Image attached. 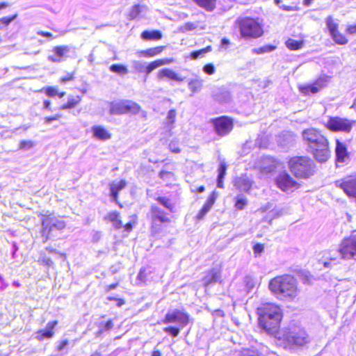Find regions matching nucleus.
Segmentation results:
<instances>
[{
  "label": "nucleus",
  "mask_w": 356,
  "mask_h": 356,
  "mask_svg": "<svg viewBox=\"0 0 356 356\" xmlns=\"http://www.w3.org/2000/svg\"><path fill=\"white\" fill-rule=\"evenodd\" d=\"M268 289L277 298L289 301L298 299L300 293L298 280L291 274L274 277L268 283Z\"/></svg>",
  "instance_id": "obj_1"
},
{
  "label": "nucleus",
  "mask_w": 356,
  "mask_h": 356,
  "mask_svg": "<svg viewBox=\"0 0 356 356\" xmlns=\"http://www.w3.org/2000/svg\"><path fill=\"white\" fill-rule=\"evenodd\" d=\"M259 323L268 333L278 336L280 333V325L283 318L281 307L274 303L266 302L258 308Z\"/></svg>",
  "instance_id": "obj_2"
},
{
  "label": "nucleus",
  "mask_w": 356,
  "mask_h": 356,
  "mask_svg": "<svg viewBox=\"0 0 356 356\" xmlns=\"http://www.w3.org/2000/svg\"><path fill=\"white\" fill-rule=\"evenodd\" d=\"M147 218L149 222V232L152 236L164 232L172 222L170 213L156 204L150 205Z\"/></svg>",
  "instance_id": "obj_3"
},
{
  "label": "nucleus",
  "mask_w": 356,
  "mask_h": 356,
  "mask_svg": "<svg viewBox=\"0 0 356 356\" xmlns=\"http://www.w3.org/2000/svg\"><path fill=\"white\" fill-rule=\"evenodd\" d=\"M241 37L243 39H257L264 33L262 21L250 16L240 17L236 20Z\"/></svg>",
  "instance_id": "obj_4"
},
{
  "label": "nucleus",
  "mask_w": 356,
  "mask_h": 356,
  "mask_svg": "<svg viewBox=\"0 0 356 356\" xmlns=\"http://www.w3.org/2000/svg\"><path fill=\"white\" fill-rule=\"evenodd\" d=\"M288 168L296 179H308L314 173L315 163L308 156H293L289 158Z\"/></svg>",
  "instance_id": "obj_5"
},
{
  "label": "nucleus",
  "mask_w": 356,
  "mask_h": 356,
  "mask_svg": "<svg viewBox=\"0 0 356 356\" xmlns=\"http://www.w3.org/2000/svg\"><path fill=\"white\" fill-rule=\"evenodd\" d=\"M277 339L279 345L284 348L304 346L309 342L308 334L302 329L291 331L289 328H284L278 334Z\"/></svg>",
  "instance_id": "obj_6"
},
{
  "label": "nucleus",
  "mask_w": 356,
  "mask_h": 356,
  "mask_svg": "<svg viewBox=\"0 0 356 356\" xmlns=\"http://www.w3.org/2000/svg\"><path fill=\"white\" fill-rule=\"evenodd\" d=\"M190 321V315L185 311L175 309L172 312H168L163 318L162 322L165 324L177 323L179 325L166 326L163 328V331L173 337H177L179 334L181 328L186 326Z\"/></svg>",
  "instance_id": "obj_7"
},
{
  "label": "nucleus",
  "mask_w": 356,
  "mask_h": 356,
  "mask_svg": "<svg viewBox=\"0 0 356 356\" xmlns=\"http://www.w3.org/2000/svg\"><path fill=\"white\" fill-rule=\"evenodd\" d=\"M40 216L42 227L40 233L44 243L47 242L51 238L54 230L61 231L65 228V222L52 214H40Z\"/></svg>",
  "instance_id": "obj_8"
},
{
  "label": "nucleus",
  "mask_w": 356,
  "mask_h": 356,
  "mask_svg": "<svg viewBox=\"0 0 356 356\" xmlns=\"http://www.w3.org/2000/svg\"><path fill=\"white\" fill-rule=\"evenodd\" d=\"M356 121L340 116H330L325 127L332 132H343L348 134L351 132Z\"/></svg>",
  "instance_id": "obj_9"
},
{
  "label": "nucleus",
  "mask_w": 356,
  "mask_h": 356,
  "mask_svg": "<svg viewBox=\"0 0 356 356\" xmlns=\"http://www.w3.org/2000/svg\"><path fill=\"white\" fill-rule=\"evenodd\" d=\"M338 252L341 259L356 261V234L344 237L340 242Z\"/></svg>",
  "instance_id": "obj_10"
},
{
  "label": "nucleus",
  "mask_w": 356,
  "mask_h": 356,
  "mask_svg": "<svg viewBox=\"0 0 356 356\" xmlns=\"http://www.w3.org/2000/svg\"><path fill=\"white\" fill-rule=\"evenodd\" d=\"M141 107L138 103L127 99L112 102L109 108L110 113L112 115H136L139 113Z\"/></svg>",
  "instance_id": "obj_11"
},
{
  "label": "nucleus",
  "mask_w": 356,
  "mask_h": 356,
  "mask_svg": "<svg viewBox=\"0 0 356 356\" xmlns=\"http://www.w3.org/2000/svg\"><path fill=\"white\" fill-rule=\"evenodd\" d=\"M275 184L284 193L293 192L301 187V184L287 171L280 172L275 177Z\"/></svg>",
  "instance_id": "obj_12"
},
{
  "label": "nucleus",
  "mask_w": 356,
  "mask_h": 356,
  "mask_svg": "<svg viewBox=\"0 0 356 356\" xmlns=\"http://www.w3.org/2000/svg\"><path fill=\"white\" fill-rule=\"evenodd\" d=\"M302 138L307 147V150L318 145L328 137L323 132L315 127H309L302 131Z\"/></svg>",
  "instance_id": "obj_13"
},
{
  "label": "nucleus",
  "mask_w": 356,
  "mask_h": 356,
  "mask_svg": "<svg viewBox=\"0 0 356 356\" xmlns=\"http://www.w3.org/2000/svg\"><path fill=\"white\" fill-rule=\"evenodd\" d=\"M211 122L216 134L220 137H224L229 134L234 126V119L227 115L212 118Z\"/></svg>",
  "instance_id": "obj_14"
},
{
  "label": "nucleus",
  "mask_w": 356,
  "mask_h": 356,
  "mask_svg": "<svg viewBox=\"0 0 356 356\" xmlns=\"http://www.w3.org/2000/svg\"><path fill=\"white\" fill-rule=\"evenodd\" d=\"M318 163H326L332 156L330 142L329 138L307 150Z\"/></svg>",
  "instance_id": "obj_15"
},
{
  "label": "nucleus",
  "mask_w": 356,
  "mask_h": 356,
  "mask_svg": "<svg viewBox=\"0 0 356 356\" xmlns=\"http://www.w3.org/2000/svg\"><path fill=\"white\" fill-rule=\"evenodd\" d=\"M104 219L106 222H111L115 229L124 228V231L130 233L134 229L136 224V220L129 221L123 225L121 214L118 211H111L105 216Z\"/></svg>",
  "instance_id": "obj_16"
},
{
  "label": "nucleus",
  "mask_w": 356,
  "mask_h": 356,
  "mask_svg": "<svg viewBox=\"0 0 356 356\" xmlns=\"http://www.w3.org/2000/svg\"><path fill=\"white\" fill-rule=\"evenodd\" d=\"M325 22L330 34L336 44L344 45L348 42V38L343 33H341L339 26L332 16H327L325 18Z\"/></svg>",
  "instance_id": "obj_17"
},
{
  "label": "nucleus",
  "mask_w": 356,
  "mask_h": 356,
  "mask_svg": "<svg viewBox=\"0 0 356 356\" xmlns=\"http://www.w3.org/2000/svg\"><path fill=\"white\" fill-rule=\"evenodd\" d=\"M335 186L342 189L348 196L356 198V174L336 181Z\"/></svg>",
  "instance_id": "obj_18"
},
{
  "label": "nucleus",
  "mask_w": 356,
  "mask_h": 356,
  "mask_svg": "<svg viewBox=\"0 0 356 356\" xmlns=\"http://www.w3.org/2000/svg\"><path fill=\"white\" fill-rule=\"evenodd\" d=\"M79 91L80 95L70 94L66 102L63 103L60 108L61 110H72L79 106L82 102L83 95L88 92V88L86 87L79 88Z\"/></svg>",
  "instance_id": "obj_19"
},
{
  "label": "nucleus",
  "mask_w": 356,
  "mask_h": 356,
  "mask_svg": "<svg viewBox=\"0 0 356 356\" xmlns=\"http://www.w3.org/2000/svg\"><path fill=\"white\" fill-rule=\"evenodd\" d=\"M325 79L319 77L312 84L299 86L298 90L304 95L316 94L318 92L321 88H323L325 86Z\"/></svg>",
  "instance_id": "obj_20"
},
{
  "label": "nucleus",
  "mask_w": 356,
  "mask_h": 356,
  "mask_svg": "<svg viewBox=\"0 0 356 356\" xmlns=\"http://www.w3.org/2000/svg\"><path fill=\"white\" fill-rule=\"evenodd\" d=\"M335 160L338 163H344L349 159L350 153L346 143L339 139L335 140Z\"/></svg>",
  "instance_id": "obj_21"
},
{
  "label": "nucleus",
  "mask_w": 356,
  "mask_h": 356,
  "mask_svg": "<svg viewBox=\"0 0 356 356\" xmlns=\"http://www.w3.org/2000/svg\"><path fill=\"white\" fill-rule=\"evenodd\" d=\"M58 323V320L51 321L47 323V329L38 330L35 333L37 339L43 341L44 339L52 338L55 334L54 329Z\"/></svg>",
  "instance_id": "obj_22"
},
{
  "label": "nucleus",
  "mask_w": 356,
  "mask_h": 356,
  "mask_svg": "<svg viewBox=\"0 0 356 356\" xmlns=\"http://www.w3.org/2000/svg\"><path fill=\"white\" fill-rule=\"evenodd\" d=\"M253 182L244 175L236 178L234 181V186L238 191L249 193L252 188Z\"/></svg>",
  "instance_id": "obj_23"
},
{
  "label": "nucleus",
  "mask_w": 356,
  "mask_h": 356,
  "mask_svg": "<svg viewBox=\"0 0 356 356\" xmlns=\"http://www.w3.org/2000/svg\"><path fill=\"white\" fill-rule=\"evenodd\" d=\"M220 271L215 268L211 269L206 273L205 276L202 278L203 285L208 287L220 280Z\"/></svg>",
  "instance_id": "obj_24"
},
{
  "label": "nucleus",
  "mask_w": 356,
  "mask_h": 356,
  "mask_svg": "<svg viewBox=\"0 0 356 356\" xmlns=\"http://www.w3.org/2000/svg\"><path fill=\"white\" fill-rule=\"evenodd\" d=\"M110 191H111V196L113 197V200L119 204L120 207H122V204L119 203V193L122 191L126 186L127 181L124 179H121L118 182H112L109 184Z\"/></svg>",
  "instance_id": "obj_25"
},
{
  "label": "nucleus",
  "mask_w": 356,
  "mask_h": 356,
  "mask_svg": "<svg viewBox=\"0 0 356 356\" xmlns=\"http://www.w3.org/2000/svg\"><path fill=\"white\" fill-rule=\"evenodd\" d=\"M174 62V59L172 58H159L155 60L154 61L150 62L145 67L146 74L151 73L155 69L165 65H168Z\"/></svg>",
  "instance_id": "obj_26"
},
{
  "label": "nucleus",
  "mask_w": 356,
  "mask_h": 356,
  "mask_svg": "<svg viewBox=\"0 0 356 356\" xmlns=\"http://www.w3.org/2000/svg\"><path fill=\"white\" fill-rule=\"evenodd\" d=\"M92 129L94 137L99 140H106L111 138V134L109 131L102 126H93Z\"/></svg>",
  "instance_id": "obj_27"
},
{
  "label": "nucleus",
  "mask_w": 356,
  "mask_h": 356,
  "mask_svg": "<svg viewBox=\"0 0 356 356\" xmlns=\"http://www.w3.org/2000/svg\"><path fill=\"white\" fill-rule=\"evenodd\" d=\"M70 48L67 45L55 46L53 48V51L56 56V58H51L50 60L53 62H60L63 60L64 57L67 56V54L70 51Z\"/></svg>",
  "instance_id": "obj_28"
},
{
  "label": "nucleus",
  "mask_w": 356,
  "mask_h": 356,
  "mask_svg": "<svg viewBox=\"0 0 356 356\" xmlns=\"http://www.w3.org/2000/svg\"><path fill=\"white\" fill-rule=\"evenodd\" d=\"M165 77L179 82L184 80V78L181 77L177 72L170 68H164L159 72L158 78L159 79H163Z\"/></svg>",
  "instance_id": "obj_29"
},
{
  "label": "nucleus",
  "mask_w": 356,
  "mask_h": 356,
  "mask_svg": "<svg viewBox=\"0 0 356 356\" xmlns=\"http://www.w3.org/2000/svg\"><path fill=\"white\" fill-rule=\"evenodd\" d=\"M165 46L149 47L140 51V55L145 58H152L160 55L165 49Z\"/></svg>",
  "instance_id": "obj_30"
},
{
  "label": "nucleus",
  "mask_w": 356,
  "mask_h": 356,
  "mask_svg": "<svg viewBox=\"0 0 356 356\" xmlns=\"http://www.w3.org/2000/svg\"><path fill=\"white\" fill-rule=\"evenodd\" d=\"M141 38L145 40L157 41L163 38V34L160 30L143 31L141 33Z\"/></svg>",
  "instance_id": "obj_31"
},
{
  "label": "nucleus",
  "mask_w": 356,
  "mask_h": 356,
  "mask_svg": "<svg viewBox=\"0 0 356 356\" xmlns=\"http://www.w3.org/2000/svg\"><path fill=\"white\" fill-rule=\"evenodd\" d=\"M155 201L162 205L169 212L175 211V204L172 200L166 196L159 195L155 197Z\"/></svg>",
  "instance_id": "obj_32"
},
{
  "label": "nucleus",
  "mask_w": 356,
  "mask_h": 356,
  "mask_svg": "<svg viewBox=\"0 0 356 356\" xmlns=\"http://www.w3.org/2000/svg\"><path fill=\"white\" fill-rule=\"evenodd\" d=\"M177 111L175 108L170 109L168 112L166 121L163 122V128L166 130H172L176 121Z\"/></svg>",
  "instance_id": "obj_33"
},
{
  "label": "nucleus",
  "mask_w": 356,
  "mask_h": 356,
  "mask_svg": "<svg viewBox=\"0 0 356 356\" xmlns=\"http://www.w3.org/2000/svg\"><path fill=\"white\" fill-rule=\"evenodd\" d=\"M199 7L208 12L214 10L216 7L217 0H193Z\"/></svg>",
  "instance_id": "obj_34"
},
{
  "label": "nucleus",
  "mask_w": 356,
  "mask_h": 356,
  "mask_svg": "<svg viewBox=\"0 0 356 356\" xmlns=\"http://www.w3.org/2000/svg\"><path fill=\"white\" fill-rule=\"evenodd\" d=\"M238 356H264L261 352L257 348L252 346L249 348H241L238 353Z\"/></svg>",
  "instance_id": "obj_35"
},
{
  "label": "nucleus",
  "mask_w": 356,
  "mask_h": 356,
  "mask_svg": "<svg viewBox=\"0 0 356 356\" xmlns=\"http://www.w3.org/2000/svg\"><path fill=\"white\" fill-rule=\"evenodd\" d=\"M286 47L290 50H298L303 47L304 41L302 40H296L292 38L286 40Z\"/></svg>",
  "instance_id": "obj_36"
},
{
  "label": "nucleus",
  "mask_w": 356,
  "mask_h": 356,
  "mask_svg": "<svg viewBox=\"0 0 356 356\" xmlns=\"http://www.w3.org/2000/svg\"><path fill=\"white\" fill-rule=\"evenodd\" d=\"M188 88L193 93L200 91L202 88V80L201 79H193L188 82Z\"/></svg>",
  "instance_id": "obj_37"
},
{
  "label": "nucleus",
  "mask_w": 356,
  "mask_h": 356,
  "mask_svg": "<svg viewBox=\"0 0 356 356\" xmlns=\"http://www.w3.org/2000/svg\"><path fill=\"white\" fill-rule=\"evenodd\" d=\"M248 200L245 197L237 195L234 198V208L236 210H243L248 205Z\"/></svg>",
  "instance_id": "obj_38"
},
{
  "label": "nucleus",
  "mask_w": 356,
  "mask_h": 356,
  "mask_svg": "<svg viewBox=\"0 0 356 356\" xmlns=\"http://www.w3.org/2000/svg\"><path fill=\"white\" fill-rule=\"evenodd\" d=\"M159 177L163 181L168 183V184H170L172 181L175 180V173L165 170L160 171Z\"/></svg>",
  "instance_id": "obj_39"
},
{
  "label": "nucleus",
  "mask_w": 356,
  "mask_h": 356,
  "mask_svg": "<svg viewBox=\"0 0 356 356\" xmlns=\"http://www.w3.org/2000/svg\"><path fill=\"white\" fill-rule=\"evenodd\" d=\"M211 51H212V47L211 45H208V46H207L206 47H204L203 49L192 51L191 53V54H190V57H191V59L195 60V59L198 58L199 57H200L203 54H204L206 53H208V52H210Z\"/></svg>",
  "instance_id": "obj_40"
},
{
  "label": "nucleus",
  "mask_w": 356,
  "mask_h": 356,
  "mask_svg": "<svg viewBox=\"0 0 356 356\" xmlns=\"http://www.w3.org/2000/svg\"><path fill=\"white\" fill-rule=\"evenodd\" d=\"M168 148L172 153L179 154L181 152V147L178 139L174 138L168 144Z\"/></svg>",
  "instance_id": "obj_41"
},
{
  "label": "nucleus",
  "mask_w": 356,
  "mask_h": 356,
  "mask_svg": "<svg viewBox=\"0 0 356 356\" xmlns=\"http://www.w3.org/2000/svg\"><path fill=\"white\" fill-rule=\"evenodd\" d=\"M76 79V71L74 70L72 72H68L64 76H61L59 79V83L60 84H67L70 82H72Z\"/></svg>",
  "instance_id": "obj_42"
},
{
  "label": "nucleus",
  "mask_w": 356,
  "mask_h": 356,
  "mask_svg": "<svg viewBox=\"0 0 356 356\" xmlns=\"http://www.w3.org/2000/svg\"><path fill=\"white\" fill-rule=\"evenodd\" d=\"M141 13V6L139 4H136L133 6L128 13V19L129 20H133L140 15Z\"/></svg>",
  "instance_id": "obj_43"
},
{
  "label": "nucleus",
  "mask_w": 356,
  "mask_h": 356,
  "mask_svg": "<svg viewBox=\"0 0 356 356\" xmlns=\"http://www.w3.org/2000/svg\"><path fill=\"white\" fill-rule=\"evenodd\" d=\"M109 69L111 72L119 74H125L128 72L127 67L122 64H113Z\"/></svg>",
  "instance_id": "obj_44"
},
{
  "label": "nucleus",
  "mask_w": 356,
  "mask_h": 356,
  "mask_svg": "<svg viewBox=\"0 0 356 356\" xmlns=\"http://www.w3.org/2000/svg\"><path fill=\"white\" fill-rule=\"evenodd\" d=\"M17 17V14L15 13L12 16L3 17L0 18V29L7 27L13 20Z\"/></svg>",
  "instance_id": "obj_45"
},
{
  "label": "nucleus",
  "mask_w": 356,
  "mask_h": 356,
  "mask_svg": "<svg viewBox=\"0 0 356 356\" xmlns=\"http://www.w3.org/2000/svg\"><path fill=\"white\" fill-rule=\"evenodd\" d=\"M276 47L273 44L264 45L261 47L253 49L254 53L257 54H261L266 52H270L275 49Z\"/></svg>",
  "instance_id": "obj_46"
},
{
  "label": "nucleus",
  "mask_w": 356,
  "mask_h": 356,
  "mask_svg": "<svg viewBox=\"0 0 356 356\" xmlns=\"http://www.w3.org/2000/svg\"><path fill=\"white\" fill-rule=\"evenodd\" d=\"M35 143L31 140H22L19 143V149L26 150L32 148Z\"/></svg>",
  "instance_id": "obj_47"
},
{
  "label": "nucleus",
  "mask_w": 356,
  "mask_h": 356,
  "mask_svg": "<svg viewBox=\"0 0 356 356\" xmlns=\"http://www.w3.org/2000/svg\"><path fill=\"white\" fill-rule=\"evenodd\" d=\"M41 90L43 91L47 96L51 97H56L58 94V90L56 88L53 86L44 87Z\"/></svg>",
  "instance_id": "obj_48"
},
{
  "label": "nucleus",
  "mask_w": 356,
  "mask_h": 356,
  "mask_svg": "<svg viewBox=\"0 0 356 356\" xmlns=\"http://www.w3.org/2000/svg\"><path fill=\"white\" fill-rule=\"evenodd\" d=\"M216 198H217V193H216V192L213 191L209 195L207 200L204 203V205H206L207 207H209L210 209H211L216 202Z\"/></svg>",
  "instance_id": "obj_49"
},
{
  "label": "nucleus",
  "mask_w": 356,
  "mask_h": 356,
  "mask_svg": "<svg viewBox=\"0 0 356 356\" xmlns=\"http://www.w3.org/2000/svg\"><path fill=\"white\" fill-rule=\"evenodd\" d=\"M62 118V115L60 113H56L54 115L44 117L43 119V122L45 124H49L53 121L59 120Z\"/></svg>",
  "instance_id": "obj_50"
},
{
  "label": "nucleus",
  "mask_w": 356,
  "mask_h": 356,
  "mask_svg": "<svg viewBox=\"0 0 356 356\" xmlns=\"http://www.w3.org/2000/svg\"><path fill=\"white\" fill-rule=\"evenodd\" d=\"M227 169V165L225 162H221L220 163V166L218 169V178L220 179H224Z\"/></svg>",
  "instance_id": "obj_51"
},
{
  "label": "nucleus",
  "mask_w": 356,
  "mask_h": 356,
  "mask_svg": "<svg viewBox=\"0 0 356 356\" xmlns=\"http://www.w3.org/2000/svg\"><path fill=\"white\" fill-rule=\"evenodd\" d=\"M211 210V209L209 207H207L206 205H203L202 209L199 211L198 213L196 216V219L197 220H202L205 215Z\"/></svg>",
  "instance_id": "obj_52"
},
{
  "label": "nucleus",
  "mask_w": 356,
  "mask_h": 356,
  "mask_svg": "<svg viewBox=\"0 0 356 356\" xmlns=\"http://www.w3.org/2000/svg\"><path fill=\"white\" fill-rule=\"evenodd\" d=\"M264 250V245L263 243H257L253 246V251L255 256L260 255Z\"/></svg>",
  "instance_id": "obj_53"
},
{
  "label": "nucleus",
  "mask_w": 356,
  "mask_h": 356,
  "mask_svg": "<svg viewBox=\"0 0 356 356\" xmlns=\"http://www.w3.org/2000/svg\"><path fill=\"white\" fill-rule=\"evenodd\" d=\"M203 70L206 74L211 75L215 73L216 68L212 63H207L206 65H204Z\"/></svg>",
  "instance_id": "obj_54"
},
{
  "label": "nucleus",
  "mask_w": 356,
  "mask_h": 356,
  "mask_svg": "<svg viewBox=\"0 0 356 356\" xmlns=\"http://www.w3.org/2000/svg\"><path fill=\"white\" fill-rule=\"evenodd\" d=\"M38 261L42 266H50L52 264L51 260L44 254L39 259Z\"/></svg>",
  "instance_id": "obj_55"
},
{
  "label": "nucleus",
  "mask_w": 356,
  "mask_h": 356,
  "mask_svg": "<svg viewBox=\"0 0 356 356\" xmlns=\"http://www.w3.org/2000/svg\"><path fill=\"white\" fill-rule=\"evenodd\" d=\"M107 300H109V301H115L116 302V305L118 307H122V305H124L125 304L124 299L122 298H115V297H113V296H108V297H107Z\"/></svg>",
  "instance_id": "obj_56"
},
{
  "label": "nucleus",
  "mask_w": 356,
  "mask_h": 356,
  "mask_svg": "<svg viewBox=\"0 0 356 356\" xmlns=\"http://www.w3.org/2000/svg\"><path fill=\"white\" fill-rule=\"evenodd\" d=\"M147 273L146 271V269L145 268H140V270L138 274L137 278L140 282H145L147 280Z\"/></svg>",
  "instance_id": "obj_57"
},
{
  "label": "nucleus",
  "mask_w": 356,
  "mask_h": 356,
  "mask_svg": "<svg viewBox=\"0 0 356 356\" xmlns=\"http://www.w3.org/2000/svg\"><path fill=\"white\" fill-rule=\"evenodd\" d=\"M69 344V340L67 339H62L60 340L57 346H56V350L58 351H62L65 349V348L68 346Z\"/></svg>",
  "instance_id": "obj_58"
},
{
  "label": "nucleus",
  "mask_w": 356,
  "mask_h": 356,
  "mask_svg": "<svg viewBox=\"0 0 356 356\" xmlns=\"http://www.w3.org/2000/svg\"><path fill=\"white\" fill-rule=\"evenodd\" d=\"M346 33L349 35H355L356 34V23L355 24H350L346 26Z\"/></svg>",
  "instance_id": "obj_59"
},
{
  "label": "nucleus",
  "mask_w": 356,
  "mask_h": 356,
  "mask_svg": "<svg viewBox=\"0 0 356 356\" xmlns=\"http://www.w3.org/2000/svg\"><path fill=\"white\" fill-rule=\"evenodd\" d=\"M113 327V322L112 319H108L104 325L102 331H108Z\"/></svg>",
  "instance_id": "obj_60"
},
{
  "label": "nucleus",
  "mask_w": 356,
  "mask_h": 356,
  "mask_svg": "<svg viewBox=\"0 0 356 356\" xmlns=\"http://www.w3.org/2000/svg\"><path fill=\"white\" fill-rule=\"evenodd\" d=\"M42 109L48 111H51V101L50 99H44L43 101Z\"/></svg>",
  "instance_id": "obj_61"
},
{
  "label": "nucleus",
  "mask_w": 356,
  "mask_h": 356,
  "mask_svg": "<svg viewBox=\"0 0 356 356\" xmlns=\"http://www.w3.org/2000/svg\"><path fill=\"white\" fill-rule=\"evenodd\" d=\"M118 286H119V282H116L115 283H113V284H108V285L106 286V287L104 289V291L106 293L109 292L110 291H111L112 289H115Z\"/></svg>",
  "instance_id": "obj_62"
},
{
  "label": "nucleus",
  "mask_w": 356,
  "mask_h": 356,
  "mask_svg": "<svg viewBox=\"0 0 356 356\" xmlns=\"http://www.w3.org/2000/svg\"><path fill=\"white\" fill-rule=\"evenodd\" d=\"M38 35L43 37H46L48 38H54L52 33L48 31H38Z\"/></svg>",
  "instance_id": "obj_63"
},
{
  "label": "nucleus",
  "mask_w": 356,
  "mask_h": 356,
  "mask_svg": "<svg viewBox=\"0 0 356 356\" xmlns=\"http://www.w3.org/2000/svg\"><path fill=\"white\" fill-rule=\"evenodd\" d=\"M302 281L304 283L310 284L312 282L311 275H305L302 278Z\"/></svg>",
  "instance_id": "obj_64"
}]
</instances>
